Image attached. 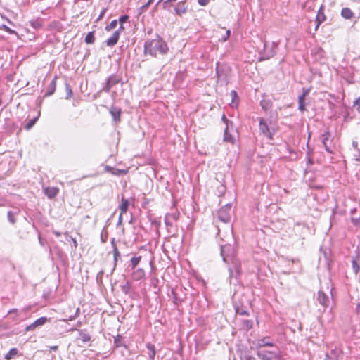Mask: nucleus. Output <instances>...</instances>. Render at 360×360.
Listing matches in <instances>:
<instances>
[{
  "instance_id": "1",
  "label": "nucleus",
  "mask_w": 360,
  "mask_h": 360,
  "mask_svg": "<svg viewBox=\"0 0 360 360\" xmlns=\"http://www.w3.org/2000/svg\"><path fill=\"white\" fill-rule=\"evenodd\" d=\"M169 51V47L163 38L156 34L155 39L146 40L143 46L145 56L150 55L152 57H157L158 54L166 55Z\"/></svg>"
},
{
  "instance_id": "2",
  "label": "nucleus",
  "mask_w": 360,
  "mask_h": 360,
  "mask_svg": "<svg viewBox=\"0 0 360 360\" xmlns=\"http://www.w3.org/2000/svg\"><path fill=\"white\" fill-rule=\"evenodd\" d=\"M228 264L229 272V280L230 283L235 281V284L238 283L240 276L241 274V264L238 258H235L230 262H226Z\"/></svg>"
},
{
  "instance_id": "3",
  "label": "nucleus",
  "mask_w": 360,
  "mask_h": 360,
  "mask_svg": "<svg viewBox=\"0 0 360 360\" xmlns=\"http://www.w3.org/2000/svg\"><path fill=\"white\" fill-rule=\"evenodd\" d=\"M220 253L225 263L237 258L236 248L231 244L221 245Z\"/></svg>"
},
{
  "instance_id": "4",
  "label": "nucleus",
  "mask_w": 360,
  "mask_h": 360,
  "mask_svg": "<svg viewBox=\"0 0 360 360\" xmlns=\"http://www.w3.org/2000/svg\"><path fill=\"white\" fill-rule=\"evenodd\" d=\"M231 203H227L218 211V218L224 223H228L231 218Z\"/></svg>"
},
{
  "instance_id": "5",
  "label": "nucleus",
  "mask_w": 360,
  "mask_h": 360,
  "mask_svg": "<svg viewBox=\"0 0 360 360\" xmlns=\"http://www.w3.org/2000/svg\"><path fill=\"white\" fill-rule=\"evenodd\" d=\"M122 80V78L116 75H111L106 80L105 85L103 86L102 91L106 93H109L110 89L119 84Z\"/></svg>"
},
{
  "instance_id": "6",
  "label": "nucleus",
  "mask_w": 360,
  "mask_h": 360,
  "mask_svg": "<svg viewBox=\"0 0 360 360\" xmlns=\"http://www.w3.org/2000/svg\"><path fill=\"white\" fill-rule=\"evenodd\" d=\"M187 0H179L176 4L174 5V13L176 15L181 16L186 14L188 11Z\"/></svg>"
},
{
  "instance_id": "7",
  "label": "nucleus",
  "mask_w": 360,
  "mask_h": 360,
  "mask_svg": "<svg viewBox=\"0 0 360 360\" xmlns=\"http://www.w3.org/2000/svg\"><path fill=\"white\" fill-rule=\"evenodd\" d=\"M259 130L260 133L266 136L269 139H273V134L270 131L269 127L264 118H259Z\"/></svg>"
},
{
  "instance_id": "8",
  "label": "nucleus",
  "mask_w": 360,
  "mask_h": 360,
  "mask_svg": "<svg viewBox=\"0 0 360 360\" xmlns=\"http://www.w3.org/2000/svg\"><path fill=\"white\" fill-rule=\"evenodd\" d=\"M270 339V337H264L253 342V344L255 345V349L259 350V349L264 347H274V343L271 342Z\"/></svg>"
},
{
  "instance_id": "9",
  "label": "nucleus",
  "mask_w": 360,
  "mask_h": 360,
  "mask_svg": "<svg viewBox=\"0 0 360 360\" xmlns=\"http://www.w3.org/2000/svg\"><path fill=\"white\" fill-rule=\"evenodd\" d=\"M237 352L240 360H256V358L252 355L250 349L247 347L242 348L238 350Z\"/></svg>"
},
{
  "instance_id": "10",
  "label": "nucleus",
  "mask_w": 360,
  "mask_h": 360,
  "mask_svg": "<svg viewBox=\"0 0 360 360\" xmlns=\"http://www.w3.org/2000/svg\"><path fill=\"white\" fill-rule=\"evenodd\" d=\"M331 134L328 129H327L324 133L322 134V143L324 146L325 150L330 154H333L334 150L333 148L328 145V140L330 139Z\"/></svg>"
},
{
  "instance_id": "11",
  "label": "nucleus",
  "mask_w": 360,
  "mask_h": 360,
  "mask_svg": "<svg viewBox=\"0 0 360 360\" xmlns=\"http://www.w3.org/2000/svg\"><path fill=\"white\" fill-rule=\"evenodd\" d=\"M48 321V319L45 316L40 317L34 321L32 323L25 328V331H32L36 328L44 325Z\"/></svg>"
},
{
  "instance_id": "12",
  "label": "nucleus",
  "mask_w": 360,
  "mask_h": 360,
  "mask_svg": "<svg viewBox=\"0 0 360 360\" xmlns=\"http://www.w3.org/2000/svg\"><path fill=\"white\" fill-rule=\"evenodd\" d=\"M317 301L324 308L328 307L330 304L329 297L322 290H319L317 292Z\"/></svg>"
},
{
  "instance_id": "13",
  "label": "nucleus",
  "mask_w": 360,
  "mask_h": 360,
  "mask_svg": "<svg viewBox=\"0 0 360 360\" xmlns=\"http://www.w3.org/2000/svg\"><path fill=\"white\" fill-rule=\"evenodd\" d=\"M326 20V16L324 13V6L323 5L321 6L318 11V13L316 17V25L315 30H316L319 25Z\"/></svg>"
},
{
  "instance_id": "14",
  "label": "nucleus",
  "mask_w": 360,
  "mask_h": 360,
  "mask_svg": "<svg viewBox=\"0 0 360 360\" xmlns=\"http://www.w3.org/2000/svg\"><path fill=\"white\" fill-rule=\"evenodd\" d=\"M120 39V30L115 31L112 36L105 41L106 45L110 47L114 46L117 44Z\"/></svg>"
},
{
  "instance_id": "15",
  "label": "nucleus",
  "mask_w": 360,
  "mask_h": 360,
  "mask_svg": "<svg viewBox=\"0 0 360 360\" xmlns=\"http://www.w3.org/2000/svg\"><path fill=\"white\" fill-rule=\"evenodd\" d=\"M264 48H265V53H264L265 58H271L276 55V53L277 52V49H278V45L276 43L273 42L271 44V46L269 50L267 49L266 44H264Z\"/></svg>"
},
{
  "instance_id": "16",
  "label": "nucleus",
  "mask_w": 360,
  "mask_h": 360,
  "mask_svg": "<svg viewBox=\"0 0 360 360\" xmlns=\"http://www.w3.org/2000/svg\"><path fill=\"white\" fill-rule=\"evenodd\" d=\"M122 110L120 108L116 107L112 105L110 108V113L112 117V119L114 122H118L120 121V115H121Z\"/></svg>"
},
{
  "instance_id": "17",
  "label": "nucleus",
  "mask_w": 360,
  "mask_h": 360,
  "mask_svg": "<svg viewBox=\"0 0 360 360\" xmlns=\"http://www.w3.org/2000/svg\"><path fill=\"white\" fill-rule=\"evenodd\" d=\"M114 345L116 348L123 347L126 349H128V346L125 342L124 338L122 335H117L114 337Z\"/></svg>"
},
{
  "instance_id": "18",
  "label": "nucleus",
  "mask_w": 360,
  "mask_h": 360,
  "mask_svg": "<svg viewBox=\"0 0 360 360\" xmlns=\"http://www.w3.org/2000/svg\"><path fill=\"white\" fill-rule=\"evenodd\" d=\"M58 77L56 75L51 83L49 84L47 87L46 92L44 94V96H49L54 94L56 89V80Z\"/></svg>"
},
{
  "instance_id": "19",
  "label": "nucleus",
  "mask_w": 360,
  "mask_h": 360,
  "mask_svg": "<svg viewBox=\"0 0 360 360\" xmlns=\"http://www.w3.org/2000/svg\"><path fill=\"white\" fill-rule=\"evenodd\" d=\"M274 354L273 352L266 350H257V355L262 360H272L270 354Z\"/></svg>"
},
{
  "instance_id": "20",
  "label": "nucleus",
  "mask_w": 360,
  "mask_h": 360,
  "mask_svg": "<svg viewBox=\"0 0 360 360\" xmlns=\"http://www.w3.org/2000/svg\"><path fill=\"white\" fill-rule=\"evenodd\" d=\"M77 331L79 332L78 339H80L84 343H86L91 340V335L86 329L77 330Z\"/></svg>"
},
{
  "instance_id": "21",
  "label": "nucleus",
  "mask_w": 360,
  "mask_h": 360,
  "mask_svg": "<svg viewBox=\"0 0 360 360\" xmlns=\"http://www.w3.org/2000/svg\"><path fill=\"white\" fill-rule=\"evenodd\" d=\"M146 348L148 350V360H154L156 354V349L155 345L148 342L146 344Z\"/></svg>"
},
{
  "instance_id": "22",
  "label": "nucleus",
  "mask_w": 360,
  "mask_h": 360,
  "mask_svg": "<svg viewBox=\"0 0 360 360\" xmlns=\"http://www.w3.org/2000/svg\"><path fill=\"white\" fill-rule=\"evenodd\" d=\"M46 195L51 199L56 197L58 193V189L56 187H48L45 189Z\"/></svg>"
},
{
  "instance_id": "23",
  "label": "nucleus",
  "mask_w": 360,
  "mask_h": 360,
  "mask_svg": "<svg viewBox=\"0 0 360 360\" xmlns=\"http://www.w3.org/2000/svg\"><path fill=\"white\" fill-rule=\"evenodd\" d=\"M120 257H121V255H120V252H119L117 247H115V250H113V257H114L113 258V268L110 272V274H112V273L114 272V271L117 266L118 259L120 258Z\"/></svg>"
},
{
  "instance_id": "24",
  "label": "nucleus",
  "mask_w": 360,
  "mask_h": 360,
  "mask_svg": "<svg viewBox=\"0 0 360 360\" xmlns=\"http://www.w3.org/2000/svg\"><path fill=\"white\" fill-rule=\"evenodd\" d=\"M341 15L345 19L349 20L353 18L354 13L349 8H343L341 11Z\"/></svg>"
},
{
  "instance_id": "25",
  "label": "nucleus",
  "mask_w": 360,
  "mask_h": 360,
  "mask_svg": "<svg viewBox=\"0 0 360 360\" xmlns=\"http://www.w3.org/2000/svg\"><path fill=\"white\" fill-rule=\"evenodd\" d=\"M229 127H226L224 133V141L231 143H234L235 139L229 131Z\"/></svg>"
},
{
  "instance_id": "26",
  "label": "nucleus",
  "mask_w": 360,
  "mask_h": 360,
  "mask_svg": "<svg viewBox=\"0 0 360 360\" xmlns=\"http://www.w3.org/2000/svg\"><path fill=\"white\" fill-rule=\"evenodd\" d=\"M171 295L175 305L179 306L184 301L183 298L179 297L177 292L174 289L172 290Z\"/></svg>"
},
{
  "instance_id": "27",
  "label": "nucleus",
  "mask_w": 360,
  "mask_h": 360,
  "mask_svg": "<svg viewBox=\"0 0 360 360\" xmlns=\"http://www.w3.org/2000/svg\"><path fill=\"white\" fill-rule=\"evenodd\" d=\"M129 205V200L124 199V198H122V205L120 207L121 215H122L124 213L127 212Z\"/></svg>"
},
{
  "instance_id": "28",
  "label": "nucleus",
  "mask_w": 360,
  "mask_h": 360,
  "mask_svg": "<svg viewBox=\"0 0 360 360\" xmlns=\"http://www.w3.org/2000/svg\"><path fill=\"white\" fill-rule=\"evenodd\" d=\"M242 328L246 330H249L253 327V321L243 319L241 321Z\"/></svg>"
},
{
  "instance_id": "29",
  "label": "nucleus",
  "mask_w": 360,
  "mask_h": 360,
  "mask_svg": "<svg viewBox=\"0 0 360 360\" xmlns=\"http://www.w3.org/2000/svg\"><path fill=\"white\" fill-rule=\"evenodd\" d=\"M18 353V349L17 348H12L9 350V352L6 354L5 359L6 360H10L16 356Z\"/></svg>"
},
{
  "instance_id": "30",
  "label": "nucleus",
  "mask_w": 360,
  "mask_h": 360,
  "mask_svg": "<svg viewBox=\"0 0 360 360\" xmlns=\"http://www.w3.org/2000/svg\"><path fill=\"white\" fill-rule=\"evenodd\" d=\"M298 109L302 112L305 110V98H304V96H298Z\"/></svg>"
},
{
  "instance_id": "31",
  "label": "nucleus",
  "mask_w": 360,
  "mask_h": 360,
  "mask_svg": "<svg viewBox=\"0 0 360 360\" xmlns=\"http://www.w3.org/2000/svg\"><path fill=\"white\" fill-rule=\"evenodd\" d=\"M107 169L112 172V174L116 176H120L126 174L125 170L107 167Z\"/></svg>"
},
{
  "instance_id": "32",
  "label": "nucleus",
  "mask_w": 360,
  "mask_h": 360,
  "mask_svg": "<svg viewBox=\"0 0 360 360\" xmlns=\"http://www.w3.org/2000/svg\"><path fill=\"white\" fill-rule=\"evenodd\" d=\"M85 42L89 44H91L94 43L95 41V37H94V32H89L84 39Z\"/></svg>"
},
{
  "instance_id": "33",
  "label": "nucleus",
  "mask_w": 360,
  "mask_h": 360,
  "mask_svg": "<svg viewBox=\"0 0 360 360\" xmlns=\"http://www.w3.org/2000/svg\"><path fill=\"white\" fill-rule=\"evenodd\" d=\"M65 91H66V93H67L66 96H65V99H70V98H72V96L73 95V92H72V88H71L70 85L68 82L65 83Z\"/></svg>"
},
{
  "instance_id": "34",
  "label": "nucleus",
  "mask_w": 360,
  "mask_h": 360,
  "mask_svg": "<svg viewBox=\"0 0 360 360\" xmlns=\"http://www.w3.org/2000/svg\"><path fill=\"white\" fill-rule=\"evenodd\" d=\"M141 259V256L133 257L131 259V269H135Z\"/></svg>"
},
{
  "instance_id": "35",
  "label": "nucleus",
  "mask_w": 360,
  "mask_h": 360,
  "mask_svg": "<svg viewBox=\"0 0 360 360\" xmlns=\"http://www.w3.org/2000/svg\"><path fill=\"white\" fill-rule=\"evenodd\" d=\"M38 117H34V118H32L31 120H30L25 125V129L26 130H30L34 125V124L36 123Z\"/></svg>"
},
{
  "instance_id": "36",
  "label": "nucleus",
  "mask_w": 360,
  "mask_h": 360,
  "mask_svg": "<svg viewBox=\"0 0 360 360\" xmlns=\"http://www.w3.org/2000/svg\"><path fill=\"white\" fill-rule=\"evenodd\" d=\"M235 310H236V313L238 315H240V316H248L249 315V312L243 308H240L239 307H236Z\"/></svg>"
},
{
  "instance_id": "37",
  "label": "nucleus",
  "mask_w": 360,
  "mask_h": 360,
  "mask_svg": "<svg viewBox=\"0 0 360 360\" xmlns=\"http://www.w3.org/2000/svg\"><path fill=\"white\" fill-rule=\"evenodd\" d=\"M144 271L142 269H138L134 273V276L136 279H140L144 276Z\"/></svg>"
},
{
  "instance_id": "38",
  "label": "nucleus",
  "mask_w": 360,
  "mask_h": 360,
  "mask_svg": "<svg viewBox=\"0 0 360 360\" xmlns=\"http://www.w3.org/2000/svg\"><path fill=\"white\" fill-rule=\"evenodd\" d=\"M162 1V8L164 10H167L168 11H170V9L172 8V6L174 7V5L172 4V3L167 1V0H163Z\"/></svg>"
},
{
  "instance_id": "39",
  "label": "nucleus",
  "mask_w": 360,
  "mask_h": 360,
  "mask_svg": "<svg viewBox=\"0 0 360 360\" xmlns=\"http://www.w3.org/2000/svg\"><path fill=\"white\" fill-rule=\"evenodd\" d=\"M352 264L353 271L356 274L360 270V266L357 262V259H353L352 261Z\"/></svg>"
},
{
  "instance_id": "40",
  "label": "nucleus",
  "mask_w": 360,
  "mask_h": 360,
  "mask_svg": "<svg viewBox=\"0 0 360 360\" xmlns=\"http://www.w3.org/2000/svg\"><path fill=\"white\" fill-rule=\"evenodd\" d=\"M117 25V20H113L112 21H111L110 22L109 25H108L105 27V30L106 31H110V30H113L114 28H115Z\"/></svg>"
},
{
  "instance_id": "41",
  "label": "nucleus",
  "mask_w": 360,
  "mask_h": 360,
  "mask_svg": "<svg viewBox=\"0 0 360 360\" xmlns=\"http://www.w3.org/2000/svg\"><path fill=\"white\" fill-rule=\"evenodd\" d=\"M30 25L34 29H39L42 27L41 22L38 20H32L30 21Z\"/></svg>"
},
{
  "instance_id": "42",
  "label": "nucleus",
  "mask_w": 360,
  "mask_h": 360,
  "mask_svg": "<svg viewBox=\"0 0 360 360\" xmlns=\"http://www.w3.org/2000/svg\"><path fill=\"white\" fill-rule=\"evenodd\" d=\"M165 224L167 226L168 231H169V229L173 226V224H172V220L169 219V216H167V214L165 217Z\"/></svg>"
},
{
  "instance_id": "43",
  "label": "nucleus",
  "mask_w": 360,
  "mask_h": 360,
  "mask_svg": "<svg viewBox=\"0 0 360 360\" xmlns=\"http://www.w3.org/2000/svg\"><path fill=\"white\" fill-rule=\"evenodd\" d=\"M108 240V232L105 230V228L102 230L101 233V241L102 243H105Z\"/></svg>"
},
{
  "instance_id": "44",
  "label": "nucleus",
  "mask_w": 360,
  "mask_h": 360,
  "mask_svg": "<svg viewBox=\"0 0 360 360\" xmlns=\"http://www.w3.org/2000/svg\"><path fill=\"white\" fill-rule=\"evenodd\" d=\"M8 220L11 224H14L15 223V218L14 217V214L12 211H8L7 213Z\"/></svg>"
},
{
  "instance_id": "45",
  "label": "nucleus",
  "mask_w": 360,
  "mask_h": 360,
  "mask_svg": "<svg viewBox=\"0 0 360 360\" xmlns=\"http://www.w3.org/2000/svg\"><path fill=\"white\" fill-rule=\"evenodd\" d=\"M221 120L222 122L226 124V127H232L233 126V122L230 120H229L225 115H223L222 117H221Z\"/></svg>"
},
{
  "instance_id": "46",
  "label": "nucleus",
  "mask_w": 360,
  "mask_h": 360,
  "mask_svg": "<svg viewBox=\"0 0 360 360\" xmlns=\"http://www.w3.org/2000/svg\"><path fill=\"white\" fill-rule=\"evenodd\" d=\"M167 216H169V219L171 220L177 221L179 217V212H174V213H167L166 214Z\"/></svg>"
},
{
  "instance_id": "47",
  "label": "nucleus",
  "mask_w": 360,
  "mask_h": 360,
  "mask_svg": "<svg viewBox=\"0 0 360 360\" xmlns=\"http://www.w3.org/2000/svg\"><path fill=\"white\" fill-rule=\"evenodd\" d=\"M353 108L360 112V96L357 98L353 103Z\"/></svg>"
},
{
  "instance_id": "48",
  "label": "nucleus",
  "mask_w": 360,
  "mask_h": 360,
  "mask_svg": "<svg viewBox=\"0 0 360 360\" xmlns=\"http://www.w3.org/2000/svg\"><path fill=\"white\" fill-rule=\"evenodd\" d=\"M104 274V271L103 270L100 271L97 275H96V281L98 283H100L102 282V277H103V275Z\"/></svg>"
},
{
  "instance_id": "49",
  "label": "nucleus",
  "mask_w": 360,
  "mask_h": 360,
  "mask_svg": "<svg viewBox=\"0 0 360 360\" xmlns=\"http://www.w3.org/2000/svg\"><path fill=\"white\" fill-rule=\"evenodd\" d=\"M230 95L231 96L233 103H234L235 101H236V100L238 101L239 99L238 94L235 90H232L230 93Z\"/></svg>"
},
{
  "instance_id": "50",
  "label": "nucleus",
  "mask_w": 360,
  "mask_h": 360,
  "mask_svg": "<svg viewBox=\"0 0 360 360\" xmlns=\"http://www.w3.org/2000/svg\"><path fill=\"white\" fill-rule=\"evenodd\" d=\"M129 20V16L127 15H121L119 18L120 24H124Z\"/></svg>"
},
{
  "instance_id": "51",
  "label": "nucleus",
  "mask_w": 360,
  "mask_h": 360,
  "mask_svg": "<svg viewBox=\"0 0 360 360\" xmlns=\"http://www.w3.org/2000/svg\"><path fill=\"white\" fill-rule=\"evenodd\" d=\"M231 31L229 30H226V34L224 36L222 37L221 41H226L230 37Z\"/></svg>"
},
{
  "instance_id": "52",
  "label": "nucleus",
  "mask_w": 360,
  "mask_h": 360,
  "mask_svg": "<svg viewBox=\"0 0 360 360\" xmlns=\"http://www.w3.org/2000/svg\"><path fill=\"white\" fill-rule=\"evenodd\" d=\"M210 1V0H198V3L202 6H205L209 4Z\"/></svg>"
},
{
  "instance_id": "53",
  "label": "nucleus",
  "mask_w": 360,
  "mask_h": 360,
  "mask_svg": "<svg viewBox=\"0 0 360 360\" xmlns=\"http://www.w3.org/2000/svg\"><path fill=\"white\" fill-rule=\"evenodd\" d=\"M310 89H302V94L300 96H304V98H305L309 94Z\"/></svg>"
},
{
  "instance_id": "54",
  "label": "nucleus",
  "mask_w": 360,
  "mask_h": 360,
  "mask_svg": "<svg viewBox=\"0 0 360 360\" xmlns=\"http://www.w3.org/2000/svg\"><path fill=\"white\" fill-rule=\"evenodd\" d=\"M352 221L354 225L360 224V217L359 218H352Z\"/></svg>"
},
{
  "instance_id": "55",
  "label": "nucleus",
  "mask_w": 360,
  "mask_h": 360,
  "mask_svg": "<svg viewBox=\"0 0 360 360\" xmlns=\"http://www.w3.org/2000/svg\"><path fill=\"white\" fill-rule=\"evenodd\" d=\"M79 314V309L77 308V310H76V312L75 314V315L73 316H70L69 320H73L74 319H75Z\"/></svg>"
},
{
  "instance_id": "56",
  "label": "nucleus",
  "mask_w": 360,
  "mask_h": 360,
  "mask_svg": "<svg viewBox=\"0 0 360 360\" xmlns=\"http://www.w3.org/2000/svg\"><path fill=\"white\" fill-rule=\"evenodd\" d=\"M110 243H111V245H112V250H115V247H117V245H116V243H115V238H112L111 239Z\"/></svg>"
},
{
  "instance_id": "57",
  "label": "nucleus",
  "mask_w": 360,
  "mask_h": 360,
  "mask_svg": "<svg viewBox=\"0 0 360 360\" xmlns=\"http://www.w3.org/2000/svg\"><path fill=\"white\" fill-rule=\"evenodd\" d=\"M5 32H8L9 34H14V33H15V32L13 30L9 28L8 27V29H6L5 30Z\"/></svg>"
},
{
  "instance_id": "58",
  "label": "nucleus",
  "mask_w": 360,
  "mask_h": 360,
  "mask_svg": "<svg viewBox=\"0 0 360 360\" xmlns=\"http://www.w3.org/2000/svg\"><path fill=\"white\" fill-rule=\"evenodd\" d=\"M218 65H219V63L217 64L216 71H217V75L218 77L219 78L221 77V74H220V71H219Z\"/></svg>"
},
{
  "instance_id": "59",
  "label": "nucleus",
  "mask_w": 360,
  "mask_h": 360,
  "mask_svg": "<svg viewBox=\"0 0 360 360\" xmlns=\"http://www.w3.org/2000/svg\"><path fill=\"white\" fill-rule=\"evenodd\" d=\"M148 5L147 4H146L143 5V6L140 8V9H141L142 11H146V10L148 8Z\"/></svg>"
},
{
  "instance_id": "60",
  "label": "nucleus",
  "mask_w": 360,
  "mask_h": 360,
  "mask_svg": "<svg viewBox=\"0 0 360 360\" xmlns=\"http://www.w3.org/2000/svg\"><path fill=\"white\" fill-rule=\"evenodd\" d=\"M128 288H129V287H128L127 285H123V286L122 287V291H123L124 292H125V293H127Z\"/></svg>"
},
{
  "instance_id": "61",
  "label": "nucleus",
  "mask_w": 360,
  "mask_h": 360,
  "mask_svg": "<svg viewBox=\"0 0 360 360\" xmlns=\"http://www.w3.org/2000/svg\"><path fill=\"white\" fill-rule=\"evenodd\" d=\"M324 360H333V359L329 354H326Z\"/></svg>"
},
{
  "instance_id": "62",
  "label": "nucleus",
  "mask_w": 360,
  "mask_h": 360,
  "mask_svg": "<svg viewBox=\"0 0 360 360\" xmlns=\"http://www.w3.org/2000/svg\"><path fill=\"white\" fill-rule=\"evenodd\" d=\"M0 29L5 31L6 29H8V26L4 24L0 25Z\"/></svg>"
},
{
  "instance_id": "63",
  "label": "nucleus",
  "mask_w": 360,
  "mask_h": 360,
  "mask_svg": "<svg viewBox=\"0 0 360 360\" xmlns=\"http://www.w3.org/2000/svg\"><path fill=\"white\" fill-rule=\"evenodd\" d=\"M122 222V215H121V213H120V216H119L117 224H121Z\"/></svg>"
},
{
  "instance_id": "64",
  "label": "nucleus",
  "mask_w": 360,
  "mask_h": 360,
  "mask_svg": "<svg viewBox=\"0 0 360 360\" xmlns=\"http://www.w3.org/2000/svg\"><path fill=\"white\" fill-rule=\"evenodd\" d=\"M53 233L57 237H59L61 235L59 231H53Z\"/></svg>"
}]
</instances>
